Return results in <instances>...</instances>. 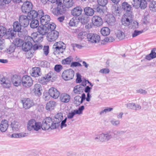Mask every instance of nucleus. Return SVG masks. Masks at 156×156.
<instances>
[{"label": "nucleus", "mask_w": 156, "mask_h": 156, "mask_svg": "<svg viewBox=\"0 0 156 156\" xmlns=\"http://www.w3.org/2000/svg\"><path fill=\"white\" fill-rule=\"evenodd\" d=\"M97 1L98 4L102 7L105 6L108 3L107 0H98Z\"/></svg>", "instance_id": "6e6d98bb"}, {"label": "nucleus", "mask_w": 156, "mask_h": 156, "mask_svg": "<svg viewBox=\"0 0 156 156\" xmlns=\"http://www.w3.org/2000/svg\"><path fill=\"white\" fill-rule=\"evenodd\" d=\"M147 7V2L146 0H140L139 8L142 9H144Z\"/></svg>", "instance_id": "a18cd8bd"}, {"label": "nucleus", "mask_w": 156, "mask_h": 156, "mask_svg": "<svg viewBox=\"0 0 156 156\" xmlns=\"http://www.w3.org/2000/svg\"><path fill=\"white\" fill-rule=\"evenodd\" d=\"M84 109V107L83 106H82L80 107L77 110H75V112H76V114H80L82 113Z\"/></svg>", "instance_id": "0e129e2a"}, {"label": "nucleus", "mask_w": 156, "mask_h": 156, "mask_svg": "<svg viewBox=\"0 0 156 156\" xmlns=\"http://www.w3.org/2000/svg\"><path fill=\"white\" fill-rule=\"evenodd\" d=\"M59 36V33L57 31L49 32L47 36V39L49 41H53L56 40Z\"/></svg>", "instance_id": "f8f14e48"}, {"label": "nucleus", "mask_w": 156, "mask_h": 156, "mask_svg": "<svg viewBox=\"0 0 156 156\" xmlns=\"http://www.w3.org/2000/svg\"><path fill=\"white\" fill-rule=\"evenodd\" d=\"M57 9H58V14H62L65 13L66 11V7H64V6H63L62 2V1H61L60 4L58 3L57 4Z\"/></svg>", "instance_id": "393cba45"}, {"label": "nucleus", "mask_w": 156, "mask_h": 156, "mask_svg": "<svg viewBox=\"0 0 156 156\" xmlns=\"http://www.w3.org/2000/svg\"><path fill=\"white\" fill-rule=\"evenodd\" d=\"M27 134L25 133H21L19 134H12V136L14 137H21L26 136Z\"/></svg>", "instance_id": "4d7b16f0"}, {"label": "nucleus", "mask_w": 156, "mask_h": 156, "mask_svg": "<svg viewBox=\"0 0 156 156\" xmlns=\"http://www.w3.org/2000/svg\"><path fill=\"white\" fill-rule=\"evenodd\" d=\"M106 22L109 26H114L116 24L115 20H106Z\"/></svg>", "instance_id": "e2e57ef3"}, {"label": "nucleus", "mask_w": 156, "mask_h": 156, "mask_svg": "<svg viewBox=\"0 0 156 156\" xmlns=\"http://www.w3.org/2000/svg\"><path fill=\"white\" fill-rule=\"evenodd\" d=\"M46 26L48 29V32H51V31H55V29L56 27V25L54 23H51L48 24L47 23L48 21L46 22Z\"/></svg>", "instance_id": "58836bf2"}, {"label": "nucleus", "mask_w": 156, "mask_h": 156, "mask_svg": "<svg viewBox=\"0 0 156 156\" xmlns=\"http://www.w3.org/2000/svg\"><path fill=\"white\" fill-rule=\"evenodd\" d=\"M85 14L87 16H92L94 13V9L89 7H87L84 9Z\"/></svg>", "instance_id": "bb28decb"}, {"label": "nucleus", "mask_w": 156, "mask_h": 156, "mask_svg": "<svg viewBox=\"0 0 156 156\" xmlns=\"http://www.w3.org/2000/svg\"><path fill=\"white\" fill-rule=\"evenodd\" d=\"M74 93L76 94H80L83 91V87L80 85L75 86L73 89Z\"/></svg>", "instance_id": "72a5a7b5"}, {"label": "nucleus", "mask_w": 156, "mask_h": 156, "mask_svg": "<svg viewBox=\"0 0 156 156\" xmlns=\"http://www.w3.org/2000/svg\"><path fill=\"white\" fill-rule=\"evenodd\" d=\"M124 133L122 131L114 130L108 131L104 133H101L102 142H106L109 141L113 137H117Z\"/></svg>", "instance_id": "7ed1b4c3"}, {"label": "nucleus", "mask_w": 156, "mask_h": 156, "mask_svg": "<svg viewBox=\"0 0 156 156\" xmlns=\"http://www.w3.org/2000/svg\"><path fill=\"white\" fill-rule=\"evenodd\" d=\"M60 101L63 103H68L70 100V96L66 93H62L59 96Z\"/></svg>", "instance_id": "aec40b11"}, {"label": "nucleus", "mask_w": 156, "mask_h": 156, "mask_svg": "<svg viewBox=\"0 0 156 156\" xmlns=\"http://www.w3.org/2000/svg\"><path fill=\"white\" fill-rule=\"evenodd\" d=\"M20 22H18L16 21L13 24V31H11L9 34L8 37L9 39H13L15 37L16 35V31L20 30L21 29V27H27L29 24V20H19Z\"/></svg>", "instance_id": "f03ea898"}, {"label": "nucleus", "mask_w": 156, "mask_h": 156, "mask_svg": "<svg viewBox=\"0 0 156 156\" xmlns=\"http://www.w3.org/2000/svg\"><path fill=\"white\" fill-rule=\"evenodd\" d=\"M81 64L78 62H73L71 63L70 67H73L76 66H82Z\"/></svg>", "instance_id": "69168bd1"}, {"label": "nucleus", "mask_w": 156, "mask_h": 156, "mask_svg": "<svg viewBox=\"0 0 156 156\" xmlns=\"http://www.w3.org/2000/svg\"><path fill=\"white\" fill-rule=\"evenodd\" d=\"M63 3L66 8H69L72 6L73 2V0H63Z\"/></svg>", "instance_id": "473e14b6"}, {"label": "nucleus", "mask_w": 156, "mask_h": 156, "mask_svg": "<svg viewBox=\"0 0 156 156\" xmlns=\"http://www.w3.org/2000/svg\"><path fill=\"white\" fill-rule=\"evenodd\" d=\"M82 9L79 6H77L73 9L71 11V14L72 15L74 16L77 17L80 16L82 13ZM76 20H85V18L84 17H83V16H82V17L79 18L78 17L77 19L76 17L75 18Z\"/></svg>", "instance_id": "9d476101"}, {"label": "nucleus", "mask_w": 156, "mask_h": 156, "mask_svg": "<svg viewBox=\"0 0 156 156\" xmlns=\"http://www.w3.org/2000/svg\"><path fill=\"white\" fill-rule=\"evenodd\" d=\"M81 98L80 96H77L74 98V103L76 105H80L83 102H81Z\"/></svg>", "instance_id": "de8ad7c7"}, {"label": "nucleus", "mask_w": 156, "mask_h": 156, "mask_svg": "<svg viewBox=\"0 0 156 156\" xmlns=\"http://www.w3.org/2000/svg\"><path fill=\"white\" fill-rule=\"evenodd\" d=\"M116 35L117 38L120 40H122L125 37V35L124 32L120 30H118L115 33Z\"/></svg>", "instance_id": "7c9ffc66"}, {"label": "nucleus", "mask_w": 156, "mask_h": 156, "mask_svg": "<svg viewBox=\"0 0 156 156\" xmlns=\"http://www.w3.org/2000/svg\"><path fill=\"white\" fill-rule=\"evenodd\" d=\"M139 27V23L136 20L130 21V24L129 27V28L134 29L138 28Z\"/></svg>", "instance_id": "f704fd0d"}, {"label": "nucleus", "mask_w": 156, "mask_h": 156, "mask_svg": "<svg viewBox=\"0 0 156 156\" xmlns=\"http://www.w3.org/2000/svg\"><path fill=\"white\" fill-rule=\"evenodd\" d=\"M63 67L61 65H56L54 67L55 70L57 72H59L62 69Z\"/></svg>", "instance_id": "13d9d810"}, {"label": "nucleus", "mask_w": 156, "mask_h": 156, "mask_svg": "<svg viewBox=\"0 0 156 156\" xmlns=\"http://www.w3.org/2000/svg\"><path fill=\"white\" fill-rule=\"evenodd\" d=\"M15 49V46L14 45L12 44L7 48L6 51L9 54H11L14 51Z\"/></svg>", "instance_id": "3c124183"}, {"label": "nucleus", "mask_w": 156, "mask_h": 156, "mask_svg": "<svg viewBox=\"0 0 156 156\" xmlns=\"http://www.w3.org/2000/svg\"><path fill=\"white\" fill-rule=\"evenodd\" d=\"M73 60V58L71 56H69L66 58L63 59L61 61V63L62 64L69 65L70 64L71 62Z\"/></svg>", "instance_id": "4c0bfd02"}, {"label": "nucleus", "mask_w": 156, "mask_h": 156, "mask_svg": "<svg viewBox=\"0 0 156 156\" xmlns=\"http://www.w3.org/2000/svg\"><path fill=\"white\" fill-rule=\"evenodd\" d=\"M39 14L38 20H45L50 19V18L49 16L48 15H44V13L42 10H38Z\"/></svg>", "instance_id": "a878e982"}, {"label": "nucleus", "mask_w": 156, "mask_h": 156, "mask_svg": "<svg viewBox=\"0 0 156 156\" xmlns=\"http://www.w3.org/2000/svg\"><path fill=\"white\" fill-rule=\"evenodd\" d=\"M32 8V4L30 2H24L21 7L22 11L24 13H28Z\"/></svg>", "instance_id": "ddd939ff"}, {"label": "nucleus", "mask_w": 156, "mask_h": 156, "mask_svg": "<svg viewBox=\"0 0 156 156\" xmlns=\"http://www.w3.org/2000/svg\"><path fill=\"white\" fill-rule=\"evenodd\" d=\"M140 1V0H133L132 5L133 7L136 9L139 8Z\"/></svg>", "instance_id": "603ef678"}, {"label": "nucleus", "mask_w": 156, "mask_h": 156, "mask_svg": "<svg viewBox=\"0 0 156 156\" xmlns=\"http://www.w3.org/2000/svg\"><path fill=\"white\" fill-rule=\"evenodd\" d=\"M122 7L123 9L126 12H130L132 7L130 5L126 2H124L122 5Z\"/></svg>", "instance_id": "c756f323"}, {"label": "nucleus", "mask_w": 156, "mask_h": 156, "mask_svg": "<svg viewBox=\"0 0 156 156\" xmlns=\"http://www.w3.org/2000/svg\"><path fill=\"white\" fill-rule=\"evenodd\" d=\"M63 119L62 114L61 113L57 114L53 119V121L50 117H47L44 120L43 126L44 129H54L60 126V123Z\"/></svg>", "instance_id": "f257e3e1"}, {"label": "nucleus", "mask_w": 156, "mask_h": 156, "mask_svg": "<svg viewBox=\"0 0 156 156\" xmlns=\"http://www.w3.org/2000/svg\"><path fill=\"white\" fill-rule=\"evenodd\" d=\"M11 80L13 84L15 86L20 85L22 82L21 77L16 75H13Z\"/></svg>", "instance_id": "a211bd4d"}, {"label": "nucleus", "mask_w": 156, "mask_h": 156, "mask_svg": "<svg viewBox=\"0 0 156 156\" xmlns=\"http://www.w3.org/2000/svg\"><path fill=\"white\" fill-rule=\"evenodd\" d=\"M11 0H1L0 1V5L2 6L5 5L6 4L9 3Z\"/></svg>", "instance_id": "bf43d9fd"}, {"label": "nucleus", "mask_w": 156, "mask_h": 156, "mask_svg": "<svg viewBox=\"0 0 156 156\" xmlns=\"http://www.w3.org/2000/svg\"><path fill=\"white\" fill-rule=\"evenodd\" d=\"M9 31H8V33L7 32L5 27L2 26H0V38L2 37L5 34L9 35Z\"/></svg>", "instance_id": "ea45409f"}, {"label": "nucleus", "mask_w": 156, "mask_h": 156, "mask_svg": "<svg viewBox=\"0 0 156 156\" xmlns=\"http://www.w3.org/2000/svg\"><path fill=\"white\" fill-rule=\"evenodd\" d=\"M64 44L62 41L57 42L53 46V53L55 55L59 54L62 53L65 49Z\"/></svg>", "instance_id": "39448f33"}, {"label": "nucleus", "mask_w": 156, "mask_h": 156, "mask_svg": "<svg viewBox=\"0 0 156 156\" xmlns=\"http://www.w3.org/2000/svg\"><path fill=\"white\" fill-rule=\"evenodd\" d=\"M23 108L25 109H28L34 105L32 100L29 98H25L22 101Z\"/></svg>", "instance_id": "4468645a"}, {"label": "nucleus", "mask_w": 156, "mask_h": 156, "mask_svg": "<svg viewBox=\"0 0 156 156\" xmlns=\"http://www.w3.org/2000/svg\"><path fill=\"white\" fill-rule=\"evenodd\" d=\"M147 30V27L146 28L144 29L140 30H135L132 34V36L133 37H134L140 35Z\"/></svg>", "instance_id": "2f4dec72"}, {"label": "nucleus", "mask_w": 156, "mask_h": 156, "mask_svg": "<svg viewBox=\"0 0 156 156\" xmlns=\"http://www.w3.org/2000/svg\"><path fill=\"white\" fill-rule=\"evenodd\" d=\"M113 108H112L106 107L104 110L99 112V114L100 115L105 114L107 113L110 112L113 110Z\"/></svg>", "instance_id": "09e8293b"}, {"label": "nucleus", "mask_w": 156, "mask_h": 156, "mask_svg": "<svg viewBox=\"0 0 156 156\" xmlns=\"http://www.w3.org/2000/svg\"><path fill=\"white\" fill-rule=\"evenodd\" d=\"M44 123L43 120L42 124L40 122H36L34 119L30 120L28 122L27 124V129L29 131L35 130L38 131L41 128L43 130H47L48 129H44V127H43V125Z\"/></svg>", "instance_id": "20e7f679"}, {"label": "nucleus", "mask_w": 156, "mask_h": 156, "mask_svg": "<svg viewBox=\"0 0 156 156\" xmlns=\"http://www.w3.org/2000/svg\"><path fill=\"white\" fill-rule=\"evenodd\" d=\"M42 88L41 85L39 84H35L32 90V91L34 94L37 96H40L42 94Z\"/></svg>", "instance_id": "2eb2a0df"}, {"label": "nucleus", "mask_w": 156, "mask_h": 156, "mask_svg": "<svg viewBox=\"0 0 156 156\" xmlns=\"http://www.w3.org/2000/svg\"><path fill=\"white\" fill-rule=\"evenodd\" d=\"M23 86L26 87H29L33 84V81L31 77L29 76L25 75L23 76L22 80Z\"/></svg>", "instance_id": "1a4fd4ad"}, {"label": "nucleus", "mask_w": 156, "mask_h": 156, "mask_svg": "<svg viewBox=\"0 0 156 156\" xmlns=\"http://www.w3.org/2000/svg\"><path fill=\"white\" fill-rule=\"evenodd\" d=\"M88 40L92 43H98L100 40V37L98 34H89L87 35Z\"/></svg>", "instance_id": "9b49d317"}, {"label": "nucleus", "mask_w": 156, "mask_h": 156, "mask_svg": "<svg viewBox=\"0 0 156 156\" xmlns=\"http://www.w3.org/2000/svg\"><path fill=\"white\" fill-rule=\"evenodd\" d=\"M48 93L51 97L55 99L58 98L60 95L59 92L54 87L50 88L49 90Z\"/></svg>", "instance_id": "f3484780"}, {"label": "nucleus", "mask_w": 156, "mask_h": 156, "mask_svg": "<svg viewBox=\"0 0 156 156\" xmlns=\"http://www.w3.org/2000/svg\"><path fill=\"white\" fill-rule=\"evenodd\" d=\"M126 12L124 15V17L126 20H132L133 19V15L131 12Z\"/></svg>", "instance_id": "864d4df0"}, {"label": "nucleus", "mask_w": 156, "mask_h": 156, "mask_svg": "<svg viewBox=\"0 0 156 156\" xmlns=\"http://www.w3.org/2000/svg\"><path fill=\"white\" fill-rule=\"evenodd\" d=\"M43 46L39 44H35L33 45V49L34 50H36L38 49H41L42 48Z\"/></svg>", "instance_id": "680f3d73"}, {"label": "nucleus", "mask_w": 156, "mask_h": 156, "mask_svg": "<svg viewBox=\"0 0 156 156\" xmlns=\"http://www.w3.org/2000/svg\"><path fill=\"white\" fill-rule=\"evenodd\" d=\"M11 127L13 131H17L19 129L20 125L18 122L14 120L12 122L11 124Z\"/></svg>", "instance_id": "cd10ccee"}, {"label": "nucleus", "mask_w": 156, "mask_h": 156, "mask_svg": "<svg viewBox=\"0 0 156 156\" xmlns=\"http://www.w3.org/2000/svg\"><path fill=\"white\" fill-rule=\"evenodd\" d=\"M74 75V72L72 69L65 70L62 74V77L65 80H69L73 79Z\"/></svg>", "instance_id": "0eeeda50"}, {"label": "nucleus", "mask_w": 156, "mask_h": 156, "mask_svg": "<svg viewBox=\"0 0 156 156\" xmlns=\"http://www.w3.org/2000/svg\"><path fill=\"white\" fill-rule=\"evenodd\" d=\"M149 8L152 11L156 12V1H153L150 3Z\"/></svg>", "instance_id": "37998d69"}, {"label": "nucleus", "mask_w": 156, "mask_h": 156, "mask_svg": "<svg viewBox=\"0 0 156 156\" xmlns=\"http://www.w3.org/2000/svg\"><path fill=\"white\" fill-rule=\"evenodd\" d=\"M55 102L54 101H50L46 105V109L48 111L53 109L55 106Z\"/></svg>", "instance_id": "c85d7f7f"}, {"label": "nucleus", "mask_w": 156, "mask_h": 156, "mask_svg": "<svg viewBox=\"0 0 156 156\" xmlns=\"http://www.w3.org/2000/svg\"><path fill=\"white\" fill-rule=\"evenodd\" d=\"M110 29L108 27H104L101 29V33L104 36L108 35L110 33Z\"/></svg>", "instance_id": "c9c22d12"}, {"label": "nucleus", "mask_w": 156, "mask_h": 156, "mask_svg": "<svg viewBox=\"0 0 156 156\" xmlns=\"http://www.w3.org/2000/svg\"><path fill=\"white\" fill-rule=\"evenodd\" d=\"M33 40L30 37L28 36L25 41L22 44V48L25 51L30 50L33 47Z\"/></svg>", "instance_id": "423d86ee"}, {"label": "nucleus", "mask_w": 156, "mask_h": 156, "mask_svg": "<svg viewBox=\"0 0 156 156\" xmlns=\"http://www.w3.org/2000/svg\"><path fill=\"white\" fill-rule=\"evenodd\" d=\"M43 35L39 33L37 31L33 33L31 35V38L33 40V42H40L43 40Z\"/></svg>", "instance_id": "dca6fc26"}, {"label": "nucleus", "mask_w": 156, "mask_h": 156, "mask_svg": "<svg viewBox=\"0 0 156 156\" xmlns=\"http://www.w3.org/2000/svg\"><path fill=\"white\" fill-rule=\"evenodd\" d=\"M47 20H40L42 25L40 26L37 29V32L43 36L48 33V29L46 26V22L45 21Z\"/></svg>", "instance_id": "6e6552de"}, {"label": "nucleus", "mask_w": 156, "mask_h": 156, "mask_svg": "<svg viewBox=\"0 0 156 156\" xmlns=\"http://www.w3.org/2000/svg\"><path fill=\"white\" fill-rule=\"evenodd\" d=\"M92 24H89L85 26L86 28H90L92 27V25L97 27H99L102 24V20H91Z\"/></svg>", "instance_id": "4be33fe9"}, {"label": "nucleus", "mask_w": 156, "mask_h": 156, "mask_svg": "<svg viewBox=\"0 0 156 156\" xmlns=\"http://www.w3.org/2000/svg\"><path fill=\"white\" fill-rule=\"evenodd\" d=\"M151 21H148V20H144L142 22L143 25L144 27L145 26L150 25L153 24L155 22V20H151Z\"/></svg>", "instance_id": "5fc2aeb1"}, {"label": "nucleus", "mask_w": 156, "mask_h": 156, "mask_svg": "<svg viewBox=\"0 0 156 156\" xmlns=\"http://www.w3.org/2000/svg\"><path fill=\"white\" fill-rule=\"evenodd\" d=\"M1 84L5 88H9L11 86V83L10 79L8 78L3 77L1 80Z\"/></svg>", "instance_id": "6ab92c4d"}, {"label": "nucleus", "mask_w": 156, "mask_h": 156, "mask_svg": "<svg viewBox=\"0 0 156 156\" xmlns=\"http://www.w3.org/2000/svg\"><path fill=\"white\" fill-rule=\"evenodd\" d=\"M13 41L14 43L15 46H16L18 47H20L21 45L22 46V44H23V40L18 38H16Z\"/></svg>", "instance_id": "a19ab883"}, {"label": "nucleus", "mask_w": 156, "mask_h": 156, "mask_svg": "<svg viewBox=\"0 0 156 156\" xmlns=\"http://www.w3.org/2000/svg\"><path fill=\"white\" fill-rule=\"evenodd\" d=\"M130 21H134V20H121L122 24L125 26H128L129 27Z\"/></svg>", "instance_id": "052dcab7"}, {"label": "nucleus", "mask_w": 156, "mask_h": 156, "mask_svg": "<svg viewBox=\"0 0 156 156\" xmlns=\"http://www.w3.org/2000/svg\"><path fill=\"white\" fill-rule=\"evenodd\" d=\"M8 126V121L5 120H2L0 125V130L2 132H5Z\"/></svg>", "instance_id": "5701e85b"}, {"label": "nucleus", "mask_w": 156, "mask_h": 156, "mask_svg": "<svg viewBox=\"0 0 156 156\" xmlns=\"http://www.w3.org/2000/svg\"><path fill=\"white\" fill-rule=\"evenodd\" d=\"M30 73L31 76H32L38 77L41 74V69L38 67L33 68Z\"/></svg>", "instance_id": "412c9836"}, {"label": "nucleus", "mask_w": 156, "mask_h": 156, "mask_svg": "<svg viewBox=\"0 0 156 156\" xmlns=\"http://www.w3.org/2000/svg\"><path fill=\"white\" fill-rule=\"evenodd\" d=\"M94 139L96 141H100L101 142H102L101 134H99L95 135L94 137Z\"/></svg>", "instance_id": "338daca9"}, {"label": "nucleus", "mask_w": 156, "mask_h": 156, "mask_svg": "<svg viewBox=\"0 0 156 156\" xmlns=\"http://www.w3.org/2000/svg\"><path fill=\"white\" fill-rule=\"evenodd\" d=\"M112 10L113 13L115 15V16H117L119 17V18L120 14L119 11V8L116 4L113 5L112 7Z\"/></svg>", "instance_id": "e433bc0d"}, {"label": "nucleus", "mask_w": 156, "mask_h": 156, "mask_svg": "<svg viewBox=\"0 0 156 156\" xmlns=\"http://www.w3.org/2000/svg\"><path fill=\"white\" fill-rule=\"evenodd\" d=\"M105 19L107 20H114V19L116 20L117 19H121L119 17L117 16L116 15L115 16V17L112 14H107L105 16Z\"/></svg>", "instance_id": "49530a36"}, {"label": "nucleus", "mask_w": 156, "mask_h": 156, "mask_svg": "<svg viewBox=\"0 0 156 156\" xmlns=\"http://www.w3.org/2000/svg\"><path fill=\"white\" fill-rule=\"evenodd\" d=\"M43 50L44 54L46 55H47L49 53V47L48 46H44Z\"/></svg>", "instance_id": "774afa93"}, {"label": "nucleus", "mask_w": 156, "mask_h": 156, "mask_svg": "<svg viewBox=\"0 0 156 156\" xmlns=\"http://www.w3.org/2000/svg\"><path fill=\"white\" fill-rule=\"evenodd\" d=\"M38 11L37 12L35 10H31L28 13L27 16L30 19L32 20H34L36 18H37L38 20Z\"/></svg>", "instance_id": "b1692460"}, {"label": "nucleus", "mask_w": 156, "mask_h": 156, "mask_svg": "<svg viewBox=\"0 0 156 156\" xmlns=\"http://www.w3.org/2000/svg\"><path fill=\"white\" fill-rule=\"evenodd\" d=\"M39 25L38 20H32L30 23V26L32 28H35L38 27Z\"/></svg>", "instance_id": "c03bdc74"}, {"label": "nucleus", "mask_w": 156, "mask_h": 156, "mask_svg": "<svg viewBox=\"0 0 156 156\" xmlns=\"http://www.w3.org/2000/svg\"><path fill=\"white\" fill-rule=\"evenodd\" d=\"M38 64L39 66L42 67L48 68L50 66L49 63L45 61H40Z\"/></svg>", "instance_id": "79ce46f5"}, {"label": "nucleus", "mask_w": 156, "mask_h": 156, "mask_svg": "<svg viewBox=\"0 0 156 156\" xmlns=\"http://www.w3.org/2000/svg\"><path fill=\"white\" fill-rule=\"evenodd\" d=\"M110 122L113 126H118L120 124V121L118 120L113 119L110 121Z\"/></svg>", "instance_id": "8fccbe9b"}]
</instances>
